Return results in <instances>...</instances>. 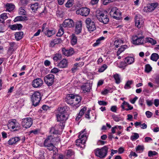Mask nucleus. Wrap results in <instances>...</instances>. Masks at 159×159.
<instances>
[{
    "label": "nucleus",
    "instance_id": "obj_1",
    "mask_svg": "<svg viewBox=\"0 0 159 159\" xmlns=\"http://www.w3.org/2000/svg\"><path fill=\"white\" fill-rule=\"evenodd\" d=\"M86 129H84L80 133V134L79 136V139L76 140V146L79 147L80 148H84L85 145L84 144L87 139V136L86 134H82L84 132H85Z\"/></svg>",
    "mask_w": 159,
    "mask_h": 159
},
{
    "label": "nucleus",
    "instance_id": "obj_2",
    "mask_svg": "<svg viewBox=\"0 0 159 159\" xmlns=\"http://www.w3.org/2000/svg\"><path fill=\"white\" fill-rule=\"evenodd\" d=\"M96 17L99 21L104 24H107L109 21L106 11L103 12L100 11L96 15Z\"/></svg>",
    "mask_w": 159,
    "mask_h": 159
},
{
    "label": "nucleus",
    "instance_id": "obj_3",
    "mask_svg": "<svg viewBox=\"0 0 159 159\" xmlns=\"http://www.w3.org/2000/svg\"><path fill=\"white\" fill-rule=\"evenodd\" d=\"M41 98V93L38 91L35 92L32 95L31 99L33 105L37 106L39 103Z\"/></svg>",
    "mask_w": 159,
    "mask_h": 159
},
{
    "label": "nucleus",
    "instance_id": "obj_4",
    "mask_svg": "<svg viewBox=\"0 0 159 159\" xmlns=\"http://www.w3.org/2000/svg\"><path fill=\"white\" fill-rule=\"evenodd\" d=\"M7 125L9 129L11 128L14 129L15 128L16 129L14 130V131H18L20 129V125L15 119L12 120L11 121L9 122Z\"/></svg>",
    "mask_w": 159,
    "mask_h": 159
},
{
    "label": "nucleus",
    "instance_id": "obj_5",
    "mask_svg": "<svg viewBox=\"0 0 159 159\" xmlns=\"http://www.w3.org/2000/svg\"><path fill=\"white\" fill-rule=\"evenodd\" d=\"M139 34L137 35H133L132 38V43L137 45H141L143 43V36L139 37Z\"/></svg>",
    "mask_w": 159,
    "mask_h": 159
},
{
    "label": "nucleus",
    "instance_id": "obj_6",
    "mask_svg": "<svg viewBox=\"0 0 159 159\" xmlns=\"http://www.w3.org/2000/svg\"><path fill=\"white\" fill-rule=\"evenodd\" d=\"M87 27L90 32H92L96 29V26L94 22L92 21L91 19L88 18L85 20Z\"/></svg>",
    "mask_w": 159,
    "mask_h": 159
},
{
    "label": "nucleus",
    "instance_id": "obj_7",
    "mask_svg": "<svg viewBox=\"0 0 159 159\" xmlns=\"http://www.w3.org/2000/svg\"><path fill=\"white\" fill-rule=\"evenodd\" d=\"M54 79V75L52 74H49L44 77V81L48 86H50L53 84Z\"/></svg>",
    "mask_w": 159,
    "mask_h": 159
},
{
    "label": "nucleus",
    "instance_id": "obj_8",
    "mask_svg": "<svg viewBox=\"0 0 159 159\" xmlns=\"http://www.w3.org/2000/svg\"><path fill=\"white\" fill-rule=\"evenodd\" d=\"M89 9L86 7H82L76 11V13L80 14L83 16H86L89 13Z\"/></svg>",
    "mask_w": 159,
    "mask_h": 159
},
{
    "label": "nucleus",
    "instance_id": "obj_9",
    "mask_svg": "<svg viewBox=\"0 0 159 159\" xmlns=\"http://www.w3.org/2000/svg\"><path fill=\"white\" fill-rule=\"evenodd\" d=\"M32 124V121L30 118H26L23 119L22 125L23 127L27 129L30 127Z\"/></svg>",
    "mask_w": 159,
    "mask_h": 159
},
{
    "label": "nucleus",
    "instance_id": "obj_10",
    "mask_svg": "<svg viewBox=\"0 0 159 159\" xmlns=\"http://www.w3.org/2000/svg\"><path fill=\"white\" fill-rule=\"evenodd\" d=\"M74 22L71 19H68L65 20L63 22L62 25L64 28H71L74 26Z\"/></svg>",
    "mask_w": 159,
    "mask_h": 159
},
{
    "label": "nucleus",
    "instance_id": "obj_11",
    "mask_svg": "<svg viewBox=\"0 0 159 159\" xmlns=\"http://www.w3.org/2000/svg\"><path fill=\"white\" fill-rule=\"evenodd\" d=\"M43 84V80L39 78L34 79L32 82V86L34 88H39L41 87Z\"/></svg>",
    "mask_w": 159,
    "mask_h": 159
},
{
    "label": "nucleus",
    "instance_id": "obj_12",
    "mask_svg": "<svg viewBox=\"0 0 159 159\" xmlns=\"http://www.w3.org/2000/svg\"><path fill=\"white\" fill-rule=\"evenodd\" d=\"M51 138L52 135H49L48 136L45 140L43 143V145L45 147L52 148L55 147H54L53 143L50 142Z\"/></svg>",
    "mask_w": 159,
    "mask_h": 159
},
{
    "label": "nucleus",
    "instance_id": "obj_13",
    "mask_svg": "<svg viewBox=\"0 0 159 159\" xmlns=\"http://www.w3.org/2000/svg\"><path fill=\"white\" fill-rule=\"evenodd\" d=\"M107 150H96L95 151V154L96 156L99 157L100 158L105 157L107 155Z\"/></svg>",
    "mask_w": 159,
    "mask_h": 159
},
{
    "label": "nucleus",
    "instance_id": "obj_14",
    "mask_svg": "<svg viewBox=\"0 0 159 159\" xmlns=\"http://www.w3.org/2000/svg\"><path fill=\"white\" fill-rule=\"evenodd\" d=\"M157 3H152L147 7L144 8V11L146 12H151L153 11L157 7Z\"/></svg>",
    "mask_w": 159,
    "mask_h": 159
},
{
    "label": "nucleus",
    "instance_id": "obj_15",
    "mask_svg": "<svg viewBox=\"0 0 159 159\" xmlns=\"http://www.w3.org/2000/svg\"><path fill=\"white\" fill-rule=\"evenodd\" d=\"M73 94H68L65 99V101L68 104L72 105L74 101Z\"/></svg>",
    "mask_w": 159,
    "mask_h": 159
},
{
    "label": "nucleus",
    "instance_id": "obj_16",
    "mask_svg": "<svg viewBox=\"0 0 159 159\" xmlns=\"http://www.w3.org/2000/svg\"><path fill=\"white\" fill-rule=\"evenodd\" d=\"M74 101L72 105L75 106L77 107L80 105V104L81 101V97L76 95H73Z\"/></svg>",
    "mask_w": 159,
    "mask_h": 159
},
{
    "label": "nucleus",
    "instance_id": "obj_17",
    "mask_svg": "<svg viewBox=\"0 0 159 159\" xmlns=\"http://www.w3.org/2000/svg\"><path fill=\"white\" fill-rule=\"evenodd\" d=\"M62 52L63 54L67 56H71L74 53V49L72 48L69 50H66L65 48H64L62 49Z\"/></svg>",
    "mask_w": 159,
    "mask_h": 159
},
{
    "label": "nucleus",
    "instance_id": "obj_18",
    "mask_svg": "<svg viewBox=\"0 0 159 159\" xmlns=\"http://www.w3.org/2000/svg\"><path fill=\"white\" fill-rule=\"evenodd\" d=\"M67 61L66 59H63L57 65V66L60 68H65L67 66Z\"/></svg>",
    "mask_w": 159,
    "mask_h": 159
},
{
    "label": "nucleus",
    "instance_id": "obj_19",
    "mask_svg": "<svg viewBox=\"0 0 159 159\" xmlns=\"http://www.w3.org/2000/svg\"><path fill=\"white\" fill-rule=\"evenodd\" d=\"M82 30V23L81 21L77 23L75 27V33L78 34L81 33Z\"/></svg>",
    "mask_w": 159,
    "mask_h": 159
},
{
    "label": "nucleus",
    "instance_id": "obj_20",
    "mask_svg": "<svg viewBox=\"0 0 159 159\" xmlns=\"http://www.w3.org/2000/svg\"><path fill=\"white\" fill-rule=\"evenodd\" d=\"M117 10V8L116 7H113L111 9L110 12V14L111 16L112 17L114 18L117 20H119L120 18V17H117L116 16L114 15V14H115V13H118V12L116 11Z\"/></svg>",
    "mask_w": 159,
    "mask_h": 159
},
{
    "label": "nucleus",
    "instance_id": "obj_21",
    "mask_svg": "<svg viewBox=\"0 0 159 159\" xmlns=\"http://www.w3.org/2000/svg\"><path fill=\"white\" fill-rule=\"evenodd\" d=\"M20 140L19 137H15L10 139L8 141V143L10 145H12L16 143Z\"/></svg>",
    "mask_w": 159,
    "mask_h": 159
},
{
    "label": "nucleus",
    "instance_id": "obj_22",
    "mask_svg": "<svg viewBox=\"0 0 159 159\" xmlns=\"http://www.w3.org/2000/svg\"><path fill=\"white\" fill-rule=\"evenodd\" d=\"M57 118L58 121H63L66 120L67 119L64 114H57Z\"/></svg>",
    "mask_w": 159,
    "mask_h": 159
},
{
    "label": "nucleus",
    "instance_id": "obj_23",
    "mask_svg": "<svg viewBox=\"0 0 159 159\" xmlns=\"http://www.w3.org/2000/svg\"><path fill=\"white\" fill-rule=\"evenodd\" d=\"M91 89V87L89 83L85 84L82 87V89L84 93L89 92Z\"/></svg>",
    "mask_w": 159,
    "mask_h": 159
},
{
    "label": "nucleus",
    "instance_id": "obj_24",
    "mask_svg": "<svg viewBox=\"0 0 159 159\" xmlns=\"http://www.w3.org/2000/svg\"><path fill=\"white\" fill-rule=\"evenodd\" d=\"M50 142H51L53 143L54 147L58 143H59L60 142V138L59 137L53 138L52 135V138L51 139Z\"/></svg>",
    "mask_w": 159,
    "mask_h": 159
},
{
    "label": "nucleus",
    "instance_id": "obj_25",
    "mask_svg": "<svg viewBox=\"0 0 159 159\" xmlns=\"http://www.w3.org/2000/svg\"><path fill=\"white\" fill-rule=\"evenodd\" d=\"M140 20V18L137 16L135 18V25L138 28H140L142 24V21Z\"/></svg>",
    "mask_w": 159,
    "mask_h": 159
},
{
    "label": "nucleus",
    "instance_id": "obj_26",
    "mask_svg": "<svg viewBox=\"0 0 159 159\" xmlns=\"http://www.w3.org/2000/svg\"><path fill=\"white\" fill-rule=\"evenodd\" d=\"M134 59L132 57H128L125 58V61L127 65H130L134 62Z\"/></svg>",
    "mask_w": 159,
    "mask_h": 159
},
{
    "label": "nucleus",
    "instance_id": "obj_27",
    "mask_svg": "<svg viewBox=\"0 0 159 159\" xmlns=\"http://www.w3.org/2000/svg\"><path fill=\"white\" fill-rule=\"evenodd\" d=\"M5 8L6 11L10 12L14 9L15 6L12 4L7 3L6 5Z\"/></svg>",
    "mask_w": 159,
    "mask_h": 159
},
{
    "label": "nucleus",
    "instance_id": "obj_28",
    "mask_svg": "<svg viewBox=\"0 0 159 159\" xmlns=\"http://www.w3.org/2000/svg\"><path fill=\"white\" fill-rule=\"evenodd\" d=\"M44 152L43 150H39L36 154V156L39 158L44 159Z\"/></svg>",
    "mask_w": 159,
    "mask_h": 159
},
{
    "label": "nucleus",
    "instance_id": "obj_29",
    "mask_svg": "<svg viewBox=\"0 0 159 159\" xmlns=\"http://www.w3.org/2000/svg\"><path fill=\"white\" fill-rule=\"evenodd\" d=\"M159 58V56L158 54L155 53L152 54L150 57L151 59L155 61H157Z\"/></svg>",
    "mask_w": 159,
    "mask_h": 159
},
{
    "label": "nucleus",
    "instance_id": "obj_30",
    "mask_svg": "<svg viewBox=\"0 0 159 159\" xmlns=\"http://www.w3.org/2000/svg\"><path fill=\"white\" fill-rule=\"evenodd\" d=\"M27 17L25 16H18L15 18L14 21L16 22L18 21H24L25 20H27Z\"/></svg>",
    "mask_w": 159,
    "mask_h": 159
},
{
    "label": "nucleus",
    "instance_id": "obj_31",
    "mask_svg": "<svg viewBox=\"0 0 159 159\" xmlns=\"http://www.w3.org/2000/svg\"><path fill=\"white\" fill-rule=\"evenodd\" d=\"M23 35V32H16L15 34V38L17 40H19L22 38Z\"/></svg>",
    "mask_w": 159,
    "mask_h": 159
},
{
    "label": "nucleus",
    "instance_id": "obj_32",
    "mask_svg": "<svg viewBox=\"0 0 159 159\" xmlns=\"http://www.w3.org/2000/svg\"><path fill=\"white\" fill-rule=\"evenodd\" d=\"M77 38L74 34H72L71 36V43L72 45L75 44L77 43Z\"/></svg>",
    "mask_w": 159,
    "mask_h": 159
},
{
    "label": "nucleus",
    "instance_id": "obj_33",
    "mask_svg": "<svg viewBox=\"0 0 159 159\" xmlns=\"http://www.w3.org/2000/svg\"><path fill=\"white\" fill-rule=\"evenodd\" d=\"M60 26V29L57 34V36L59 37L61 36L64 34V29L62 25H61Z\"/></svg>",
    "mask_w": 159,
    "mask_h": 159
},
{
    "label": "nucleus",
    "instance_id": "obj_34",
    "mask_svg": "<svg viewBox=\"0 0 159 159\" xmlns=\"http://www.w3.org/2000/svg\"><path fill=\"white\" fill-rule=\"evenodd\" d=\"M133 81L131 80H128L125 84V86L124 88L125 89H128L131 88V85L133 83Z\"/></svg>",
    "mask_w": 159,
    "mask_h": 159
},
{
    "label": "nucleus",
    "instance_id": "obj_35",
    "mask_svg": "<svg viewBox=\"0 0 159 159\" xmlns=\"http://www.w3.org/2000/svg\"><path fill=\"white\" fill-rule=\"evenodd\" d=\"M113 77L116 80V83L117 84H119L121 81L119 75L118 74H116L114 75Z\"/></svg>",
    "mask_w": 159,
    "mask_h": 159
},
{
    "label": "nucleus",
    "instance_id": "obj_36",
    "mask_svg": "<svg viewBox=\"0 0 159 159\" xmlns=\"http://www.w3.org/2000/svg\"><path fill=\"white\" fill-rule=\"evenodd\" d=\"M104 39L105 38L104 37L102 36L100 37L99 39L97 40L96 42L93 43V47H96L97 46H98L100 43V41L102 40H104Z\"/></svg>",
    "mask_w": 159,
    "mask_h": 159
},
{
    "label": "nucleus",
    "instance_id": "obj_37",
    "mask_svg": "<svg viewBox=\"0 0 159 159\" xmlns=\"http://www.w3.org/2000/svg\"><path fill=\"white\" fill-rule=\"evenodd\" d=\"M74 154V152L72 150H67L65 152V155L67 158Z\"/></svg>",
    "mask_w": 159,
    "mask_h": 159
},
{
    "label": "nucleus",
    "instance_id": "obj_38",
    "mask_svg": "<svg viewBox=\"0 0 159 159\" xmlns=\"http://www.w3.org/2000/svg\"><path fill=\"white\" fill-rule=\"evenodd\" d=\"M30 7L33 11L34 12L37 10L39 8L38 4L37 3H35L32 5Z\"/></svg>",
    "mask_w": 159,
    "mask_h": 159
},
{
    "label": "nucleus",
    "instance_id": "obj_39",
    "mask_svg": "<svg viewBox=\"0 0 159 159\" xmlns=\"http://www.w3.org/2000/svg\"><path fill=\"white\" fill-rule=\"evenodd\" d=\"M146 40L147 42H148L151 43L152 45H153L156 44V41L151 38H146Z\"/></svg>",
    "mask_w": 159,
    "mask_h": 159
},
{
    "label": "nucleus",
    "instance_id": "obj_40",
    "mask_svg": "<svg viewBox=\"0 0 159 159\" xmlns=\"http://www.w3.org/2000/svg\"><path fill=\"white\" fill-rule=\"evenodd\" d=\"M50 132L51 133L54 134H59V130L57 129H56V128L55 127H52L51 128L50 130Z\"/></svg>",
    "mask_w": 159,
    "mask_h": 159
},
{
    "label": "nucleus",
    "instance_id": "obj_41",
    "mask_svg": "<svg viewBox=\"0 0 159 159\" xmlns=\"http://www.w3.org/2000/svg\"><path fill=\"white\" fill-rule=\"evenodd\" d=\"M157 155L158 153L155 151H149L148 152V156L150 157H153Z\"/></svg>",
    "mask_w": 159,
    "mask_h": 159
},
{
    "label": "nucleus",
    "instance_id": "obj_42",
    "mask_svg": "<svg viewBox=\"0 0 159 159\" xmlns=\"http://www.w3.org/2000/svg\"><path fill=\"white\" fill-rule=\"evenodd\" d=\"M57 157H56L55 155L53 157V159H67V158L62 154L57 155Z\"/></svg>",
    "mask_w": 159,
    "mask_h": 159
},
{
    "label": "nucleus",
    "instance_id": "obj_43",
    "mask_svg": "<svg viewBox=\"0 0 159 159\" xmlns=\"http://www.w3.org/2000/svg\"><path fill=\"white\" fill-rule=\"evenodd\" d=\"M55 33V31L54 30H48L47 31V35L48 37H50Z\"/></svg>",
    "mask_w": 159,
    "mask_h": 159
},
{
    "label": "nucleus",
    "instance_id": "obj_44",
    "mask_svg": "<svg viewBox=\"0 0 159 159\" xmlns=\"http://www.w3.org/2000/svg\"><path fill=\"white\" fill-rule=\"evenodd\" d=\"M127 65V64H126L125 61H122L120 62L119 66H118V67L120 68H122L123 69H125Z\"/></svg>",
    "mask_w": 159,
    "mask_h": 159
},
{
    "label": "nucleus",
    "instance_id": "obj_45",
    "mask_svg": "<svg viewBox=\"0 0 159 159\" xmlns=\"http://www.w3.org/2000/svg\"><path fill=\"white\" fill-rule=\"evenodd\" d=\"M61 57V54L56 53L55 54V56L53 57V59L54 61H57Z\"/></svg>",
    "mask_w": 159,
    "mask_h": 159
},
{
    "label": "nucleus",
    "instance_id": "obj_46",
    "mask_svg": "<svg viewBox=\"0 0 159 159\" xmlns=\"http://www.w3.org/2000/svg\"><path fill=\"white\" fill-rule=\"evenodd\" d=\"M134 135L131 137V139L132 140H135L137 139L139 137L138 134L137 133H134Z\"/></svg>",
    "mask_w": 159,
    "mask_h": 159
},
{
    "label": "nucleus",
    "instance_id": "obj_47",
    "mask_svg": "<svg viewBox=\"0 0 159 159\" xmlns=\"http://www.w3.org/2000/svg\"><path fill=\"white\" fill-rule=\"evenodd\" d=\"M152 69V68L151 66L148 64L146 65L145 70V71L148 73L150 72Z\"/></svg>",
    "mask_w": 159,
    "mask_h": 159
},
{
    "label": "nucleus",
    "instance_id": "obj_48",
    "mask_svg": "<svg viewBox=\"0 0 159 159\" xmlns=\"http://www.w3.org/2000/svg\"><path fill=\"white\" fill-rule=\"evenodd\" d=\"M107 65L104 64H103L101 67V68L99 69L98 71L100 72H103L107 68Z\"/></svg>",
    "mask_w": 159,
    "mask_h": 159
},
{
    "label": "nucleus",
    "instance_id": "obj_49",
    "mask_svg": "<svg viewBox=\"0 0 159 159\" xmlns=\"http://www.w3.org/2000/svg\"><path fill=\"white\" fill-rule=\"evenodd\" d=\"M9 16V14H8V15L6 13H3L2 14L0 15V16L2 18L3 20L4 21L8 17V16Z\"/></svg>",
    "mask_w": 159,
    "mask_h": 159
},
{
    "label": "nucleus",
    "instance_id": "obj_50",
    "mask_svg": "<svg viewBox=\"0 0 159 159\" xmlns=\"http://www.w3.org/2000/svg\"><path fill=\"white\" fill-rule=\"evenodd\" d=\"M58 113L60 114H64L65 112V109L64 107H60L58 108Z\"/></svg>",
    "mask_w": 159,
    "mask_h": 159
},
{
    "label": "nucleus",
    "instance_id": "obj_51",
    "mask_svg": "<svg viewBox=\"0 0 159 159\" xmlns=\"http://www.w3.org/2000/svg\"><path fill=\"white\" fill-rule=\"evenodd\" d=\"M112 117L115 121L118 122L121 120L120 117H119L118 116L115 114L112 115Z\"/></svg>",
    "mask_w": 159,
    "mask_h": 159
},
{
    "label": "nucleus",
    "instance_id": "obj_52",
    "mask_svg": "<svg viewBox=\"0 0 159 159\" xmlns=\"http://www.w3.org/2000/svg\"><path fill=\"white\" fill-rule=\"evenodd\" d=\"M86 110V107H84L80 110L79 113V116H82L84 114V112Z\"/></svg>",
    "mask_w": 159,
    "mask_h": 159
},
{
    "label": "nucleus",
    "instance_id": "obj_53",
    "mask_svg": "<svg viewBox=\"0 0 159 159\" xmlns=\"http://www.w3.org/2000/svg\"><path fill=\"white\" fill-rule=\"evenodd\" d=\"M73 0H69L66 4V6L67 7H70L72 6L73 5L72 2Z\"/></svg>",
    "mask_w": 159,
    "mask_h": 159
},
{
    "label": "nucleus",
    "instance_id": "obj_54",
    "mask_svg": "<svg viewBox=\"0 0 159 159\" xmlns=\"http://www.w3.org/2000/svg\"><path fill=\"white\" fill-rule=\"evenodd\" d=\"M26 12L25 10L21 7L20 8L19 10V14L21 15H25Z\"/></svg>",
    "mask_w": 159,
    "mask_h": 159
},
{
    "label": "nucleus",
    "instance_id": "obj_55",
    "mask_svg": "<svg viewBox=\"0 0 159 159\" xmlns=\"http://www.w3.org/2000/svg\"><path fill=\"white\" fill-rule=\"evenodd\" d=\"M147 117L148 118H151L153 115V113L149 111H147L145 112Z\"/></svg>",
    "mask_w": 159,
    "mask_h": 159
},
{
    "label": "nucleus",
    "instance_id": "obj_56",
    "mask_svg": "<svg viewBox=\"0 0 159 159\" xmlns=\"http://www.w3.org/2000/svg\"><path fill=\"white\" fill-rule=\"evenodd\" d=\"M127 47V46L126 45H122L120 48L118 49V50L120 51L121 52H123L126 49Z\"/></svg>",
    "mask_w": 159,
    "mask_h": 159
},
{
    "label": "nucleus",
    "instance_id": "obj_57",
    "mask_svg": "<svg viewBox=\"0 0 159 159\" xmlns=\"http://www.w3.org/2000/svg\"><path fill=\"white\" fill-rule=\"evenodd\" d=\"M60 71V70L57 68H54L51 71V73L54 74L57 73Z\"/></svg>",
    "mask_w": 159,
    "mask_h": 159
},
{
    "label": "nucleus",
    "instance_id": "obj_58",
    "mask_svg": "<svg viewBox=\"0 0 159 159\" xmlns=\"http://www.w3.org/2000/svg\"><path fill=\"white\" fill-rule=\"evenodd\" d=\"M116 11L118 12V13H115V14H114V15L116 16L117 17H120V20L121 18V12H120V11L117 8Z\"/></svg>",
    "mask_w": 159,
    "mask_h": 159
},
{
    "label": "nucleus",
    "instance_id": "obj_59",
    "mask_svg": "<svg viewBox=\"0 0 159 159\" xmlns=\"http://www.w3.org/2000/svg\"><path fill=\"white\" fill-rule=\"evenodd\" d=\"M115 0H103V4L107 5L108 3L113 2Z\"/></svg>",
    "mask_w": 159,
    "mask_h": 159
},
{
    "label": "nucleus",
    "instance_id": "obj_60",
    "mask_svg": "<svg viewBox=\"0 0 159 159\" xmlns=\"http://www.w3.org/2000/svg\"><path fill=\"white\" fill-rule=\"evenodd\" d=\"M53 41L54 42L55 44H58L60 43L61 41V39L60 38H57L53 39Z\"/></svg>",
    "mask_w": 159,
    "mask_h": 159
},
{
    "label": "nucleus",
    "instance_id": "obj_61",
    "mask_svg": "<svg viewBox=\"0 0 159 159\" xmlns=\"http://www.w3.org/2000/svg\"><path fill=\"white\" fill-rule=\"evenodd\" d=\"M98 103L100 105L106 106L107 105V103L104 101H98Z\"/></svg>",
    "mask_w": 159,
    "mask_h": 159
},
{
    "label": "nucleus",
    "instance_id": "obj_62",
    "mask_svg": "<svg viewBox=\"0 0 159 159\" xmlns=\"http://www.w3.org/2000/svg\"><path fill=\"white\" fill-rule=\"evenodd\" d=\"M117 107L116 106H112L111 108V110L113 112H116V111Z\"/></svg>",
    "mask_w": 159,
    "mask_h": 159
},
{
    "label": "nucleus",
    "instance_id": "obj_63",
    "mask_svg": "<svg viewBox=\"0 0 159 159\" xmlns=\"http://www.w3.org/2000/svg\"><path fill=\"white\" fill-rule=\"evenodd\" d=\"M10 27L11 29L12 30H15L17 29L16 24L10 25Z\"/></svg>",
    "mask_w": 159,
    "mask_h": 159
},
{
    "label": "nucleus",
    "instance_id": "obj_64",
    "mask_svg": "<svg viewBox=\"0 0 159 159\" xmlns=\"http://www.w3.org/2000/svg\"><path fill=\"white\" fill-rule=\"evenodd\" d=\"M154 104L156 107L159 105V100L158 99H156L154 100Z\"/></svg>",
    "mask_w": 159,
    "mask_h": 159
}]
</instances>
